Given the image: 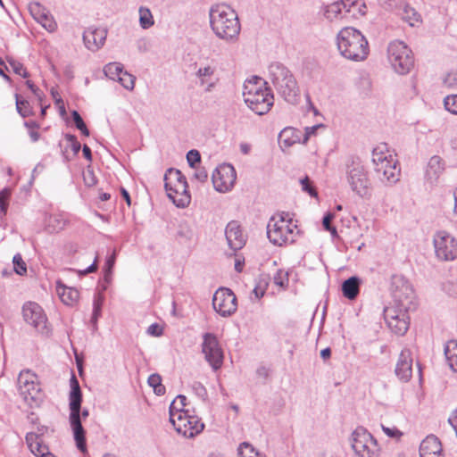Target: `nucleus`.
Returning a JSON list of instances; mask_svg holds the SVG:
<instances>
[{
    "instance_id": "1",
    "label": "nucleus",
    "mask_w": 457,
    "mask_h": 457,
    "mask_svg": "<svg viewBox=\"0 0 457 457\" xmlns=\"http://www.w3.org/2000/svg\"><path fill=\"white\" fill-rule=\"evenodd\" d=\"M70 387L69 421L77 448L80 452L85 453L87 451L86 431L82 426V419L85 420L89 416V411L87 409H81L83 401L82 391L79 386V382L73 373L70 379Z\"/></svg>"
},
{
    "instance_id": "2",
    "label": "nucleus",
    "mask_w": 457,
    "mask_h": 457,
    "mask_svg": "<svg viewBox=\"0 0 457 457\" xmlns=\"http://www.w3.org/2000/svg\"><path fill=\"white\" fill-rule=\"evenodd\" d=\"M210 25L213 33L226 42L238 38L241 25L237 12L228 4H215L209 11Z\"/></svg>"
},
{
    "instance_id": "3",
    "label": "nucleus",
    "mask_w": 457,
    "mask_h": 457,
    "mask_svg": "<svg viewBox=\"0 0 457 457\" xmlns=\"http://www.w3.org/2000/svg\"><path fill=\"white\" fill-rule=\"evenodd\" d=\"M268 79L278 95L287 103L297 104L301 99L300 87L293 72L285 64L273 62L268 66Z\"/></svg>"
},
{
    "instance_id": "4",
    "label": "nucleus",
    "mask_w": 457,
    "mask_h": 457,
    "mask_svg": "<svg viewBox=\"0 0 457 457\" xmlns=\"http://www.w3.org/2000/svg\"><path fill=\"white\" fill-rule=\"evenodd\" d=\"M244 100L256 114L267 113L274 104V96L267 82L260 77H253L244 84Z\"/></svg>"
},
{
    "instance_id": "5",
    "label": "nucleus",
    "mask_w": 457,
    "mask_h": 457,
    "mask_svg": "<svg viewBox=\"0 0 457 457\" xmlns=\"http://www.w3.org/2000/svg\"><path fill=\"white\" fill-rule=\"evenodd\" d=\"M340 54L348 60L361 62L369 54V44L361 32L353 27L343 28L337 35Z\"/></svg>"
},
{
    "instance_id": "6",
    "label": "nucleus",
    "mask_w": 457,
    "mask_h": 457,
    "mask_svg": "<svg viewBox=\"0 0 457 457\" xmlns=\"http://www.w3.org/2000/svg\"><path fill=\"white\" fill-rule=\"evenodd\" d=\"M371 161L375 175L381 182L392 185L399 180L397 160L391 154L386 144L373 149Z\"/></svg>"
},
{
    "instance_id": "7",
    "label": "nucleus",
    "mask_w": 457,
    "mask_h": 457,
    "mask_svg": "<svg viewBox=\"0 0 457 457\" xmlns=\"http://www.w3.org/2000/svg\"><path fill=\"white\" fill-rule=\"evenodd\" d=\"M345 177L351 189L361 198L370 195V179L361 159L356 155L347 157L345 162Z\"/></svg>"
},
{
    "instance_id": "8",
    "label": "nucleus",
    "mask_w": 457,
    "mask_h": 457,
    "mask_svg": "<svg viewBox=\"0 0 457 457\" xmlns=\"http://www.w3.org/2000/svg\"><path fill=\"white\" fill-rule=\"evenodd\" d=\"M296 228L288 213H278L268 222L267 236L270 243L282 246L295 241L294 234Z\"/></svg>"
},
{
    "instance_id": "9",
    "label": "nucleus",
    "mask_w": 457,
    "mask_h": 457,
    "mask_svg": "<svg viewBox=\"0 0 457 457\" xmlns=\"http://www.w3.org/2000/svg\"><path fill=\"white\" fill-rule=\"evenodd\" d=\"M387 57L394 71L401 75L409 73L414 65V58L411 50L404 42L400 40H395L389 43Z\"/></svg>"
},
{
    "instance_id": "10",
    "label": "nucleus",
    "mask_w": 457,
    "mask_h": 457,
    "mask_svg": "<svg viewBox=\"0 0 457 457\" xmlns=\"http://www.w3.org/2000/svg\"><path fill=\"white\" fill-rule=\"evenodd\" d=\"M19 392L24 402L31 408L38 407L43 401V394L37 377L30 370H22L18 377Z\"/></svg>"
},
{
    "instance_id": "11",
    "label": "nucleus",
    "mask_w": 457,
    "mask_h": 457,
    "mask_svg": "<svg viewBox=\"0 0 457 457\" xmlns=\"http://www.w3.org/2000/svg\"><path fill=\"white\" fill-rule=\"evenodd\" d=\"M391 292L395 307L405 310H415V294L411 283L402 275H394L391 282Z\"/></svg>"
},
{
    "instance_id": "12",
    "label": "nucleus",
    "mask_w": 457,
    "mask_h": 457,
    "mask_svg": "<svg viewBox=\"0 0 457 457\" xmlns=\"http://www.w3.org/2000/svg\"><path fill=\"white\" fill-rule=\"evenodd\" d=\"M352 448L360 457H378L379 448L372 435L362 427L352 434Z\"/></svg>"
},
{
    "instance_id": "13",
    "label": "nucleus",
    "mask_w": 457,
    "mask_h": 457,
    "mask_svg": "<svg viewBox=\"0 0 457 457\" xmlns=\"http://www.w3.org/2000/svg\"><path fill=\"white\" fill-rule=\"evenodd\" d=\"M22 317L26 323L32 326L37 332L48 336L50 328L47 317L42 307L35 302H27L22 306Z\"/></svg>"
},
{
    "instance_id": "14",
    "label": "nucleus",
    "mask_w": 457,
    "mask_h": 457,
    "mask_svg": "<svg viewBox=\"0 0 457 457\" xmlns=\"http://www.w3.org/2000/svg\"><path fill=\"white\" fill-rule=\"evenodd\" d=\"M170 421L179 434L187 438L194 437L204 428V424L197 416L187 412H179L178 417L171 418Z\"/></svg>"
},
{
    "instance_id": "15",
    "label": "nucleus",
    "mask_w": 457,
    "mask_h": 457,
    "mask_svg": "<svg viewBox=\"0 0 457 457\" xmlns=\"http://www.w3.org/2000/svg\"><path fill=\"white\" fill-rule=\"evenodd\" d=\"M435 253L442 261H453L457 258V240L446 231H438L434 236Z\"/></svg>"
},
{
    "instance_id": "16",
    "label": "nucleus",
    "mask_w": 457,
    "mask_h": 457,
    "mask_svg": "<svg viewBox=\"0 0 457 457\" xmlns=\"http://www.w3.org/2000/svg\"><path fill=\"white\" fill-rule=\"evenodd\" d=\"M202 352L206 361L214 370H219L223 363V352L217 337L212 333L203 336Z\"/></svg>"
},
{
    "instance_id": "17",
    "label": "nucleus",
    "mask_w": 457,
    "mask_h": 457,
    "mask_svg": "<svg viewBox=\"0 0 457 457\" xmlns=\"http://www.w3.org/2000/svg\"><path fill=\"white\" fill-rule=\"evenodd\" d=\"M410 311L395 306L385 308V320L394 333L403 336L407 332L410 325V319L407 313Z\"/></svg>"
},
{
    "instance_id": "18",
    "label": "nucleus",
    "mask_w": 457,
    "mask_h": 457,
    "mask_svg": "<svg viewBox=\"0 0 457 457\" xmlns=\"http://www.w3.org/2000/svg\"><path fill=\"white\" fill-rule=\"evenodd\" d=\"M213 309L222 317H228L237 311V297L228 288H219L212 297Z\"/></svg>"
},
{
    "instance_id": "19",
    "label": "nucleus",
    "mask_w": 457,
    "mask_h": 457,
    "mask_svg": "<svg viewBox=\"0 0 457 457\" xmlns=\"http://www.w3.org/2000/svg\"><path fill=\"white\" fill-rule=\"evenodd\" d=\"M236 179V170L230 164H223L217 167L212 175L214 189L221 193L230 191L234 187Z\"/></svg>"
},
{
    "instance_id": "20",
    "label": "nucleus",
    "mask_w": 457,
    "mask_h": 457,
    "mask_svg": "<svg viewBox=\"0 0 457 457\" xmlns=\"http://www.w3.org/2000/svg\"><path fill=\"white\" fill-rule=\"evenodd\" d=\"M106 37L105 29L89 27L83 33L84 45L88 50L96 52L104 46Z\"/></svg>"
},
{
    "instance_id": "21",
    "label": "nucleus",
    "mask_w": 457,
    "mask_h": 457,
    "mask_svg": "<svg viewBox=\"0 0 457 457\" xmlns=\"http://www.w3.org/2000/svg\"><path fill=\"white\" fill-rule=\"evenodd\" d=\"M164 187L168 197L177 207L185 208L190 204L191 195L188 192V184H179L176 187H171L170 184L164 183Z\"/></svg>"
},
{
    "instance_id": "22",
    "label": "nucleus",
    "mask_w": 457,
    "mask_h": 457,
    "mask_svg": "<svg viewBox=\"0 0 457 457\" xmlns=\"http://www.w3.org/2000/svg\"><path fill=\"white\" fill-rule=\"evenodd\" d=\"M225 236L229 248L234 252L241 249L245 245V237L242 232L240 225L236 220L228 223Z\"/></svg>"
},
{
    "instance_id": "23",
    "label": "nucleus",
    "mask_w": 457,
    "mask_h": 457,
    "mask_svg": "<svg viewBox=\"0 0 457 457\" xmlns=\"http://www.w3.org/2000/svg\"><path fill=\"white\" fill-rule=\"evenodd\" d=\"M29 11L33 18L40 23L46 30L53 32L56 29L57 24L54 17L40 4H33L29 6Z\"/></svg>"
},
{
    "instance_id": "24",
    "label": "nucleus",
    "mask_w": 457,
    "mask_h": 457,
    "mask_svg": "<svg viewBox=\"0 0 457 457\" xmlns=\"http://www.w3.org/2000/svg\"><path fill=\"white\" fill-rule=\"evenodd\" d=\"M396 376L404 382L411 379L412 375V358L409 349L402 350L395 367Z\"/></svg>"
},
{
    "instance_id": "25",
    "label": "nucleus",
    "mask_w": 457,
    "mask_h": 457,
    "mask_svg": "<svg viewBox=\"0 0 457 457\" xmlns=\"http://www.w3.org/2000/svg\"><path fill=\"white\" fill-rule=\"evenodd\" d=\"M420 457H444L440 440L434 435L428 436L420 445Z\"/></svg>"
},
{
    "instance_id": "26",
    "label": "nucleus",
    "mask_w": 457,
    "mask_h": 457,
    "mask_svg": "<svg viewBox=\"0 0 457 457\" xmlns=\"http://www.w3.org/2000/svg\"><path fill=\"white\" fill-rule=\"evenodd\" d=\"M445 164L443 159L438 155L432 156L428 163L425 178L428 183L435 185L439 177L443 174Z\"/></svg>"
},
{
    "instance_id": "27",
    "label": "nucleus",
    "mask_w": 457,
    "mask_h": 457,
    "mask_svg": "<svg viewBox=\"0 0 457 457\" xmlns=\"http://www.w3.org/2000/svg\"><path fill=\"white\" fill-rule=\"evenodd\" d=\"M344 3L336 1L329 4L323 5L321 8V12L326 20L329 21H334L341 20L345 16L344 13Z\"/></svg>"
},
{
    "instance_id": "28",
    "label": "nucleus",
    "mask_w": 457,
    "mask_h": 457,
    "mask_svg": "<svg viewBox=\"0 0 457 457\" xmlns=\"http://www.w3.org/2000/svg\"><path fill=\"white\" fill-rule=\"evenodd\" d=\"M278 140L280 147L284 150L300 142V131L291 127L285 128L278 134Z\"/></svg>"
},
{
    "instance_id": "29",
    "label": "nucleus",
    "mask_w": 457,
    "mask_h": 457,
    "mask_svg": "<svg viewBox=\"0 0 457 457\" xmlns=\"http://www.w3.org/2000/svg\"><path fill=\"white\" fill-rule=\"evenodd\" d=\"M25 440L30 452L37 457H40L49 451L48 446L43 444L38 433H27Z\"/></svg>"
},
{
    "instance_id": "30",
    "label": "nucleus",
    "mask_w": 457,
    "mask_h": 457,
    "mask_svg": "<svg viewBox=\"0 0 457 457\" xmlns=\"http://www.w3.org/2000/svg\"><path fill=\"white\" fill-rule=\"evenodd\" d=\"M56 290L62 302L67 305H72L79 300V292L73 287H68L61 282H57Z\"/></svg>"
},
{
    "instance_id": "31",
    "label": "nucleus",
    "mask_w": 457,
    "mask_h": 457,
    "mask_svg": "<svg viewBox=\"0 0 457 457\" xmlns=\"http://www.w3.org/2000/svg\"><path fill=\"white\" fill-rule=\"evenodd\" d=\"M360 278L355 276L345 280L342 284V292L344 296L349 300L355 299L360 292Z\"/></svg>"
},
{
    "instance_id": "32",
    "label": "nucleus",
    "mask_w": 457,
    "mask_h": 457,
    "mask_svg": "<svg viewBox=\"0 0 457 457\" xmlns=\"http://www.w3.org/2000/svg\"><path fill=\"white\" fill-rule=\"evenodd\" d=\"M445 355L449 367L457 372V340H450L446 343Z\"/></svg>"
},
{
    "instance_id": "33",
    "label": "nucleus",
    "mask_w": 457,
    "mask_h": 457,
    "mask_svg": "<svg viewBox=\"0 0 457 457\" xmlns=\"http://www.w3.org/2000/svg\"><path fill=\"white\" fill-rule=\"evenodd\" d=\"M164 182L171 185V187H176L179 184H187L186 177L179 170L170 168L164 175Z\"/></svg>"
},
{
    "instance_id": "34",
    "label": "nucleus",
    "mask_w": 457,
    "mask_h": 457,
    "mask_svg": "<svg viewBox=\"0 0 457 457\" xmlns=\"http://www.w3.org/2000/svg\"><path fill=\"white\" fill-rule=\"evenodd\" d=\"M216 71V67L210 63L200 65L197 71H195V77L199 79V83L201 86L205 85L208 82V79L213 76Z\"/></svg>"
},
{
    "instance_id": "35",
    "label": "nucleus",
    "mask_w": 457,
    "mask_h": 457,
    "mask_svg": "<svg viewBox=\"0 0 457 457\" xmlns=\"http://www.w3.org/2000/svg\"><path fill=\"white\" fill-rule=\"evenodd\" d=\"M187 397L182 395H179L170 403V420L171 418H177L179 412H187V411L185 410V407L187 405Z\"/></svg>"
},
{
    "instance_id": "36",
    "label": "nucleus",
    "mask_w": 457,
    "mask_h": 457,
    "mask_svg": "<svg viewBox=\"0 0 457 457\" xmlns=\"http://www.w3.org/2000/svg\"><path fill=\"white\" fill-rule=\"evenodd\" d=\"M402 19L408 22L411 26H414L416 22L420 21V14L410 5L404 4L402 8H400V12Z\"/></svg>"
},
{
    "instance_id": "37",
    "label": "nucleus",
    "mask_w": 457,
    "mask_h": 457,
    "mask_svg": "<svg viewBox=\"0 0 457 457\" xmlns=\"http://www.w3.org/2000/svg\"><path fill=\"white\" fill-rule=\"evenodd\" d=\"M339 2H343L345 5L344 13L346 15L347 13H352L353 15H355L356 11L360 12L361 14H364L365 11L361 9L366 8L365 4H360L359 0H339Z\"/></svg>"
},
{
    "instance_id": "38",
    "label": "nucleus",
    "mask_w": 457,
    "mask_h": 457,
    "mask_svg": "<svg viewBox=\"0 0 457 457\" xmlns=\"http://www.w3.org/2000/svg\"><path fill=\"white\" fill-rule=\"evenodd\" d=\"M123 71V65L120 62H110L104 68L105 76L113 80H118Z\"/></svg>"
},
{
    "instance_id": "39",
    "label": "nucleus",
    "mask_w": 457,
    "mask_h": 457,
    "mask_svg": "<svg viewBox=\"0 0 457 457\" xmlns=\"http://www.w3.org/2000/svg\"><path fill=\"white\" fill-rule=\"evenodd\" d=\"M139 24L144 29H147L154 24L153 14L146 7L139 8Z\"/></svg>"
},
{
    "instance_id": "40",
    "label": "nucleus",
    "mask_w": 457,
    "mask_h": 457,
    "mask_svg": "<svg viewBox=\"0 0 457 457\" xmlns=\"http://www.w3.org/2000/svg\"><path fill=\"white\" fill-rule=\"evenodd\" d=\"M238 457H257L258 453L253 446L247 442L240 444L237 449Z\"/></svg>"
},
{
    "instance_id": "41",
    "label": "nucleus",
    "mask_w": 457,
    "mask_h": 457,
    "mask_svg": "<svg viewBox=\"0 0 457 457\" xmlns=\"http://www.w3.org/2000/svg\"><path fill=\"white\" fill-rule=\"evenodd\" d=\"M65 222L56 216H50L46 224V230L50 233L57 232L63 228Z\"/></svg>"
},
{
    "instance_id": "42",
    "label": "nucleus",
    "mask_w": 457,
    "mask_h": 457,
    "mask_svg": "<svg viewBox=\"0 0 457 457\" xmlns=\"http://www.w3.org/2000/svg\"><path fill=\"white\" fill-rule=\"evenodd\" d=\"M115 261H116V253H115V251H113L112 253L106 258L105 264L104 267V280L107 282H109L111 279L112 269L115 264Z\"/></svg>"
},
{
    "instance_id": "43",
    "label": "nucleus",
    "mask_w": 457,
    "mask_h": 457,
    "mask_svg": "<svg viewBox=\"0 0 457 457\" xmlns=\"http://www.w3.org/2000/svg\"><path fill=\"white\" fill-rule=\"evenodd\" d=\"M6 60L14 73L23 78H28L29 76V72L27 71L26 68L23 66L22 63L14 60L13 58L7 57Z\"/></svg>"
},
{
    "instance_id": "44",
    "label": "nucleus",
    "mask_w": 457,
    "mask_h": 457,
    "mask_svg": "<svg viewBox=\"0 0 457 457\" xmlns=\"http://www.w3.org/2000/svg\"><path fill=\"white\" fill-rule=\"evenodd\" d=\"M135 76L127 71H123L118 79V81L122 85V87L128 90H133L135 87Z\"/></svg>"
},
{
    "instance_id": "45",
    "label": "nucleus",
    "mask_w": 457,
    "mask_h": 457,
    "mask_svg": "<svg viewBox=\"0 0 457 457\" xmlns=\"http://www.w3.org/2000/svg\"><path fill=\"white\" fill-rule=\"evenodd\" d=\"M12 262H13L14 270L17 274H19V275L26 274L27 266L20 253H17L13 256Z\"/></svg>"
},
{
    "instance_id": "46",
    "label": "nucleus",
    "mask_w": 457,
    "mask_h": 457,
    "mask_svg": "<svg viewBox=\"0 0 457 457\" xmlns=\"http://www.w3.org/2000/svg\"><path fill=\"white\" fill-rule=\"evenodd\" d=\"M16 108L17 112L23 117H28L30 113L29 103L26 100H20L18 95H16Z\"/></svg>"
},
{
    "instance_id": "47",
    "label": "nucleus",
    "mask_w": 457,
    "mask_h": 457,
    "mask_svg": "<svg viewBox=\"0 0 457 457\" xmlns=\"http://www.w3.org/2000/svg\"><path fill=\"white\" fill-rule=\"evenodd\" d=\"M444 104L449 112L457 115V95L447 96L444 99Z\"/></svg>"
},
{
    "instance_id": "48",
    "label": "nucleus",
    "mask_w": 457,
    "mask_h": 457,
    "mask_svg": "<svg viewBox=\"0 0 457 457\" xmlns=\"http://www.w3.org/2000/svg\"><path fill=\"white\" fill-rule=\"evenodd\" d=\"M11 195V191L8 188H4L0 191V212L6 214L8 209V200Z\"/></svg>"
},
{
    "instance_id": "49",
    "label": "nucleus",
    "mask_w": 457,
    "mask_h": 457,
    "mask_svg": "<svg viewBox=\"0 0 457 457\" xmlns=\"http://www.w3.org/2000/svg\"><path fill=\"white\" fill-rule=\"evenodd\" d=\"M102 305H103V301L101 298H97V299L94 300L93 313H92V317H91V322L93 324L96 323L98 318L101 315Z\"/></svg>"
},
{
    "instance_id": "50",
    "label": "nucleus",
    "mask_w": 457,
    "mask_h": 457,
    "mask_svg": "<svg viewBox=\"0 0 457 457\" xmlns=\"http://www.w3.org/2000/svg\"><path fill=\"white\" fill-rule=\"evenodd\" d=\"M192 389L199 398H201L203 401L206 400L208 395L207 390L202 383L197 381L194 382L192 384Z\"/></svg>"
},
{
    "instance_id": "51",
    "label": "nucleus",
    "mask_w": 457,
    "mask_h": 457,
    "mask_svg": "<svg viewBox=\"0 0 457 457\" xmlns=\"http://www.w3.org/2000/svg\"><path fill=\"white\" fill-rule=\"evenodd\" d=\"M187 161L190 167H195L196 163L201 162L200 153L195 149L188 151L187 154Z\"/></svg>"
},
{
    "instance_id": "52",
    "label": "nucleus",
    "mask_w": 457,
    "mask_h": 457,
    "mask_svg": "<svg viewBox=\"0 0 457 457\" xmlns=\"http://www.w3.org/2000/svg\"><path fill=\"white\" fill-rule=\"evenodd\" d=\"M274 282L276 285L286 287L288 285V278L287 273H284L282 270H279L274 276Z\"/></svg>"
},
{
    "instance_id": "53",
    "label": "nucleus",
    "mask_w": 457,
    "mask_h": 457,
    "mask_svg": "<svg viewBox=\"0 0 457 457\" xmlns=\"http://www.w3.org/2000/svg\"><path fill=\"white\" fill-rule=\"evenodd\" d=\"M444 84L449 87L457 86V70L452 71L446 74L444 79Z\"/></svg>"
},
{
    "instance_id": "54",
    "label": "nucleus",
    "mask_w": 457,
    "mask_h": 457,
    "mask_svg": "<svg viewBox=\"0 0 457 457\" xmlns=\"http://www.w3.org/2000/svg\"><path fill=\"white\" fill-rule=\"evenodd\" d=\"M302 188L304 192H307L311 196H317L315 188L311 185V181L308 177L301 179Z\"/></svg>"
},
{
    "instance_id": "55",
    "label": "nucleus",
    "mask_w": 457,
    "mask_h": 457,
    "mask_svg": "<svg viewBox=\"0 0 457 457\" xmlns=\"http://www.w3.org/2000/svg\"><path fill=\"white\" fill-rule=\"evenodd\" d=\"M194 179L198 180L201 183H204L207 180L208 173L204 168H197L193 175Z\"/></svg>"
},
{
    "instance_id": "56",
    "label": "nucleus",
    "mask_w": 457,
    "mask_h": 457,
    "mask_svg": "<svg viewBox=\"0 0 457 457\" xmlns=\"http://www.w3.org/2000/svg\"><path fill=\"white\" fill-rule=\"evenodd\" d=\"M84 181L87 187H93L96 184V179L92 170H87L86 174H84Z\"/></svg>"
},
{
    "instance_id": "57",
    "label": "nucleus",
    "mask_w": 457,
    "mask_h": 457,
    "mask_svg": "<svg viewBox=\"0 0 457 457\" xmlns=\"http://www.w3.org/2000/svg\"><path fill=\"white\" fill-rule=\"evenodd\" d=\"M322 125H314V126H312V127H306L305 128V133H304V137L303 139V144H306V142L309 140L310 137L313 134H315L316 130L319 129V128H321Z\"/></svg>"
},
{
    "instance_id": "58",
    "label": "nucleus",
    "mask_w": 457,
    "mask_h": 457,
    "mask_svg": "<svg viewBox=\"0 0 457 457\" xmlns=\"http://www.w3.org/2000/svg\"><path fill=\"white\" fill-rule=\"evenodd\" d=\"M71 117L75 123L76 128L81 129V126H83L85 124V122H84L82 117L80 116V114L77 111L74 110L71 112Z\"/></svg>"
},
{
    "instance_id": "59",
    "label": "nucleus",
    "mask_w": 457,
    "mask_h": 457,
    "mask_svg": "<svg viewBox=\"0 0 457 457\" xmlns=\"http://www.w3.org/2000/svg\"><path fill=\"white\" fill-rule=\"evenodd\" d=\"M147 382L150 386L154 387L162 383V378L159 374L154 373L149 376Z\"/></svg>"
},
{
    "instance_id": "60",
    "label": "nucleus",
    "mask_w": 457,
    "mask_h": 457,
    "mask_svg": "<svg viewBox=\"0 0 457 457\" xmlns=\"http://www.w3.org/2000/svg\"><path fill=\"white\" fill-rule=\"evenodd\" d=\"M147 333L152 336L159 337L162 334V330L158 324L154 323L148 327Z\"/></svg>"
},
{
    "instance_id": "61",
    "label": "nucleus",
    "mask_w": 457,
    "mask_h": 457,
    "mask_svg": "<svg viewBox=\"0 0 457 457\" xmlns=\"http://www.w3.org/2000/svg\"><path fill=\"white\" fill-rule=\"evenodd\" d=\"M382 429L389 437H396L398 436H402V433L395 428H391L382 425Z\"/></svg>"
},
{
    "instance_id": "62",
    "label": "nucleus",
    "mask_w": 457,
    "mask_h": 457,
    "mask_svg": "<svg viewBox=\"0 0 457 457\" xmlns=\"http://www.w3.org/2000/svg\"><path fill=\"white\" fill-rule=\"evenodd\" d=\"M378 4L386 10L393 9L397 5L398 0H378Z\"/></svg>"
},
{
    "instance_id": "63",
    "label": "nucleus",
    "mask_w": 457,
    "mask_h": 457,
    "mask_svg": "<svg viewBox=\"0 0 457 457\" xmlns=\"http://www.w3.org/2000/svg\"><path fill=\"white\" fill-rule=\"evenodd\" d=\"M334 218V214L331 212H328L324 217L322 220V225L326 230H328L329 228H331V221Z\"/></svg>"
},
{
    "instance_id": "64",
    "label": "nucleus",
    "mask_w": 457,
    "mask_h": 457,
    "mask_svg": "<svg viewBox=\"0 0 457 457\" xmlns=\"http://www.w3.org/2000/svg\"><path fill=\"white\" fill-rule=\"evenodd\" d=\"M448 422L453 427V428L454 429L456 436H457V409L449 417Z\"/></svg>"
}]
</instances>
